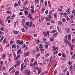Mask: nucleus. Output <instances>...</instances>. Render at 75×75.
I'll list each match as a JSON object with an SVG mask.
<instances>
[{"instance_id":"obj_57","label":"nucleus","mask_w":75,"mask_h":75,"mask_svg":"<svg viewBox=\"0 0 75 75\" xmlns=\"http://www.w3.org/2000/svg\"><path fill=\"white\" fill-rule=\"evenodd\" d=\"M45 48L46 49H47L48 48V45L47 44H46L45 46Z\"/></svg>"},{"instance_id":"obj_30","label":"nucleus","mask_w":75,"mask_h":75,"mask_svg":"<svg viewBox=\"0 0 75 75\" xmlns=\"http://www.w3.org/2000/svg\"><path fill=\"white\" fill-rule=\"evenodd\" d=\"M27 37H28L29 38V39H30V40H32L33 39V37H32L31 36L28 35Z\"/></svg>"},{"instance_id":"obj_13","label":"nucleus","mask_w":75,"mask_h":75,"mask_svg":"<svg viewBox=\"0 0 75 75\" xmlns=\"http://www.w3.org/2000/svg\"><path fill=\"white\" fill-rule=\"evenodd\" d=\"M70 28H69L68 29L67 28H66L65 29V30L66 31V32H67V33H69V30H70Z\"/></svg>"},{"instance_id":"obj_26","label":"nucleus","mask_w":75,"mask_h":75,"mask_svg":"<svg viewBox=\"0 0 75 75\" xmlns=\"http://www.w3.org/2000/svg\"><path fill=\"white\" fill-rule=\"evenodd\" d=\"M23 10H29V9L28 8H27L26 7H25V6H23Z\"/></svg>"},{"instance_id":"obj_16","label":"nucleus","mask_w":75,"mask_h":75,"mask_svg":"<svg viewBox=\"0 0 75 75\" xmlns=\"http://www.w3.org/2000/svg\"><path fill=\"white\" fill-rule=\"evenodd\" d=\"M67 42L68 46H69V47H70V46L71 45L70 41H69V40H67Z\"/></svg>"},{"instance_id":"obj_61","label":"nucleus","mask_w":75,"mask_h":75,"mask_svg":"<svg viewBox=\"0 0 75 75\" xmlns=\"http://www.w3.org/2000/svg\"><path fill=\"white\" fill-rule=\"evenodd\" d=\"M31 74V72L30 71H27V75H30V74Z\"/></svg>"},{"instance_id":"obj_39","label":"nucleus","mask_w":75,"mask_h":75,"mask_svg":"<svg viewBox=\"0 0 75 75\" xmlns=\"http://www.w3.org/2000/svg\"><path fill=\"white\" fill-rule=\"evenodd\" d=\"M58 23H59L58 25H62V22L61 21H59Z\"/></svg>"},{"instance_id":"obj_49","label":"nucleus","mask_w":75,"mask_h":75,"mask_svg":"<svg viewBox=\"0 0 75 75\" xmlns=\"http://www.w3.org/2000/svg\"><path fill=\"white\" fill-rule=\"evenodd\" d=\"M75 53H74V55H73L72 57L71 58V59H75Z\"/></svg>"},{"instance_id":"obj_17","label":"nucleus","mask_w":75,"mask_h":75,"mask_svg":"<svg viewBox=\"0 0 75 75\" xmlns=\"http://www.w3.org/2000/svg\"><path fill=\"white\" fill-rule=\"evenodd\" d=\"M70 49L71 50V51H72L73 50H74V45H71L70 46Z\"/></svg>"},{"instance_id":"obj_59","label":"nucleus","mask_w":75,"mask_h":75,"mask_svg":"<svg viewBox=\"0 0 75 75\" xmlns=\"http://www.w3.org/2000/svg\"><path fill=\"white\" fill-rule=\"evenodd\" d=\"M41 19L42 21H44V17L42 16H41Z\"/></svg>"},{"instance_id":"obj_6","label":"nucleus","mask_w":75,"mask_h":75,"mask_svg":"<svg viewBox=\"0 0 75 75\" xmlns=\"http://www.w3.org/2000/svg\"><path fill=\"white\" fill-rule=\"evenodd\" d=\"M21 51V49H19L17 52V54H20V53H21V54H22V53H23V52Z\"/></svg>"},{"instance_id":"obj_35","label":"nucleus","mask_w":75,"mask_h":75,"mask_svg":"<svg viewBox=\"0 0 75 75\" xmlns=\"http://www.w3.org/2000/svg\"><path fill=\"white\" fill-rule=\"evenodd\" d=\"M39 48H41L42 49L43 48V47H42V44H39Z\"/></svg>"},{"instance_id":"obj_8","label":"nucleus","mask_w":75,"mask_h":75,"mask_svg":"<svg viewBox=\"0 0 75 75\" xmlns=\"http://www.w3.org/2000/svg\"><path fill=\"white\" fill-rule=\"evenodd\" d=\"M45 19H46V20H47V21H51V20L50 19H51L47 17H45Z\"/></svg>"},{"instance_id":"obj_55","label":"nucleus","mask_w":75,"mask_h":75,"mask_svg":"<svg viewBox=\"0 0 75 75\" xmlns=\"http://www.w3.org/2000/svg\"><path fill=\"white\" fill-rule=\"evenodd\" d=\"M62 57L63 58H65L66 57V56H65V54L64 53H62Z\"/></svg>"},{"instance_id":"obj_48","label":"nucleus","mask_w":75,"mask_h":75,"mask_svg":"<svg viewBox=\"0 0 75 75\" xmlns=\"http://www.w3.org/2000/svg\"><path fill=\"white\" fill-rule=\"evenodd\" d=\"M48 18L50 19H51L52 18V16H51V15L49 14L48 16Z\"/></svg>"},{"instance_id":"obj_45","label":"nucleus","mask_w":75,"mask_h":75,"mask_svg":"<svg viewBox=\"0 0 75 75\" xmlns=\"http://www.w3.org/2000/svg\"><path fill=\"white\" fill-rule=\"evenodd\" d=\"M18 74H19V71H17L15 72V75H18Z\"/></svg>"},{"instance_id":"obj_43","label":"nucleus","mask_w":75,"mask_h":75,"mask_svg":"<svg viewBox=\"0 0 75 75\" xmlns=\"http://www.w3.org/2000/svg\"><path fill=\"white\" fill-rule=\"evenodd\" d=\"M32 25H33V21H31L30 22L29 26L30 27H32Z\"/></svg>"},{"instance_id":"obj_41","label":"nucleus","mask_w":75,"mask_h":75,"mask_svg":"<svg viewBox=\"0 0 75 75\" xmlns=\"http://www.w3.org/2000/svg\"><path fill=\"white\" fill-rule=\"evenodd\" d=\"M2 58L3 59H4L6 58V54H4L3 55Z\"/></svg>"},{"instance_id":"obj_31","label":"nucleus","mask_w":75,"mask_h":75,"mask_svg":"<svg viewBox=\"0 0 75 75\" xmlns=\"http://www.w3.org/2000/svg\"><path fill=\"white\" fill-rule=\"evenodd\" d=\"M48 4H49V7L50 8H51V2H50V1H48Z\"/></svg>"},{"instance_id":"obj_11","label":"nucleus","mask_w":75,"mask_h":75,"mask_svg":"<svg viewBox=\"0 0 75 75\" xmlns=\"http://www.w3.org/2000/svg\"><path fill=\"white\" fill-rule=\"evenodd\" d=\"M20 64V60H18L16 63V65L18 66V65H19Z\"/></svg>"},{"instance_id":"obj_44","label":"nucleus","mask_w":75,"mask_h":75,"mask_svg":"<svg viewBox=\"0 0 75 75\" xmlns=\"http://www.w3.org/2000/svg\"><path fill=\"white\" fill-rule=\"evenodd\" d=\"M54 16L55 18H56V19H57V13H55L54 14Z\"/></svg>"},{"instance_id":"obj_64","label":"nucleus","mask_w":75,"mask_h":75,"mask_svg":"<svg viewBox=\"0 0 75 75\" xmlns=\"http://www.w3.org/2000/svg\"><path fill=\"white\" fill-rule=\"evenodd\" d=\"M25 24L26 25H29V22H27L25 23Z\"/></svg>"},{"instance_id":"obj_54","label":"nucleus","mask_w":75,"mask_h":75,"mask_svg":"<svg viewBox=\"0 0 75 75\" xmlns=\"http://www.w3.org/2000/svg\"><path fill=\"white\" fill-rule=\"evenodd\" d=\"M18 6L20 5V4L21 3V1L19 0L18 1Z\"/></svg>"},{"instance_id":"obj_53","label":"nucleus","mask_w":75,"mask_h":75,"mask_svg":"<svg viewBox=\"0 0 75 75\" xmlns=\"http://www.w3.org/2000/svg\"><path fill=\"white\" fill-rule=\"evenodd\" d=\"M6 13L8 14H11V12L10 11H7Z\"/></svg>"},{"instance_id":"obj_5","label":"nucleus","mask_w":75,"mask_h":75,"mask_svg":"<svg viewBox=\"0 0 75 75\" xmlns=\"http://www.w3.org/2000/svg\"><path fill=\"white\" fill-rule=\"evenodd\" d=\"M28 17H29L30 19H31L32 20H34L33 18H32V16L31 14L30 13L29 15L28 16Z\"/></svg>"},{"instance_id":"obj_14","label":"nucleus","mask_w":75,"mask_h":75,"mask_svg":"<svg viewBox=\"0 0 75 75\" xmlns=\"http://www.w3.org/2000/svg\"><path fill=\"white\" fill-rule=\"evenodd\" d=\"M21 36H22V34L19 33L17 35V37L18 38H20L21 37Z\"/></svg>"},{"instance_id":"obj_4","label":"nucleus","mask_w":75,"mask_h":75,"mask_svg":"<svg viewBox=\"0 0 75 75\" xmlns=\"http://www.w3.org/2000/svg\"><path fill=\"white\" fill-rule=\"evenodd\" d=\"M58 32H57L53 34L52 35L53 38H55V37H56L57 35H58Z\"/></svg>"},{"instance_id":"obj_36","label":"nucleus","mask_w":75,"mask_h":75,"mask_svg":"<svg viewBox=\"0 0 75 75\" xmlns=\"http://www.w3.org/2000/svg\"><path fill=\"white\" fill-rule=\"evenodd\" d=\"M26 47H27V45L25 44H24L22 46V48H26Z\"/></svg>"},{"instance_id":"obj_19","label":"nucleus","mask_w":75,"mask_h":75,"mask_svg":"<svg viewBox=\"0 0 75 75\" xmlns=\"http://www.w3.org/2000/svg\"><path fill=\"white\" fill-rule=\"evenodd\" d=\"M22 25H24V23H25V19H22Z\"/></svg>"},{"instance_id":"obj_15","label":"nucleus","mask_w":75,"mask_h":75,"mask_svg":"<svg viewBox=\"0 0 75 75\" xmlns=\"http://www.w3.org/2000/svg\"><path fill=\"white\" fill-rule=\"evenodd\" d=\"M24 12L25 13V16H28V12H27V11L25 10L24 11Z\"/></svg>"},{"instance_id":"obj_56","label":"nucleus","mask_w":75,"mask_h":75,"mask_svg":"<svg viewBox=\"0 0 75 75\" xmlns=\"http://www.w3.org/2000/svg\"><path fill=\"white\" fill-rule=\"evenodd\" d=\"M45 14H48V10H46L45 11Z\"/></svg>"},{"instance_id":"obj_10","label":"nucleus","mask_w":75,"mask_h":75,"mask_svg":"<svg viewBox=\"0 0 75 75\" xmlns=\"http://www.w3.org/2000/svg\"><path fill=\"white\" fill-rule=\"evenodd\" d=\"M14 7L16 8L17 7H18V3L15 2L14 4Z\"/></svg>"},{"instance_id":"obj_20","label":"nucleus","mask_w":75,"mask_h":75,"mask_svg":"<svg viewBox=\"0 0 75 75\" xmlns=\"http://www.w3.org/2000/svg\"><path fill=\"white\" fill-rule=\"evenodd\" d=\"M15 17V15L14 14H13L12 16L11 17V20H13L14 18Z\"/></svg>"},{"instance_id":"obj_3","label":"nucleus","mask_w":75,"mask_h":75,"mask_svg":"<svg viewBox=\"0 0 75 75\" xmlns=\"http://www.w3.org/2000/svg\"><path fill=\"white\" fill-rule=\"evenodd\" d=\"M24 63H23L21 65V69L22 71H23L24 70V67H23V66H24Z\"/></svg>"},{"instance_id":"obj_60","label":"nucleus","mask_w":75,"mask_h":75,"mask_svg":"<svg viewBox=\"0 0 75 75\" xmlns=\"http://www.w3.org/2000/svg\"><path fill=\"white\" fill-rule=\"evenodd\" d=\"M66 18H67V20L69 21L71 20V19L69 18V17H68V16H66Z\"/></svg>"},{"instance_id":"obj_51","label":"nucleus","mask_w":75,"mask_h":75,"mask_svg":"<svg viewBox=\"0 0 75 75\" xmlns=\"http://www.w3.org/2000/svg\"><path fill=\"white\" fill-rule=\"evenodd\" d=\"M13 32L15 34H18V32H17L16 30H13Z\"/></svg>"},{"instance_id":"obj_38","label":"nucleus","mask_w":75,"mask_h":75,"mask_svg":"<svg viewBox=\"0 0 75 75\" xmlns=\"http://www.w3.org/2000/svg\"><path fill=\"white\" fill-rule=\"evenodd\" d=\"M36 48L37 51L38 52L39 51H40V49H39V48H38V46H36Z\"/></svg>"},{"instance_id":"obj_40","label":"nucleus","mask_w":75,"mask_h":75,"mask_svg":"<svg viewBox=\"0 0 75 75\" xmlns=\"http://www.w3.org/2000/svg\"><path fill=\"white\" fill-rule=\"evenodd\" d=\"M70 10H71V8H69L67 10L66 12L67 13H68V12H69L70 11Z\"/></svg>"},{"instance_id":"obj_1","label":"nucleus","mask_w":75,"mask_h":75,"mask_svg":"<svg viewBox=\"0 0 75 75\" xmlns=\"http://www.w3.org/2000/svg\"><path fill=\"white\" fill-rule=\"evenodd\" d=\"M16 43L17 44L22 45L23 44V40H17L16 41Z\"/></svg>"},{"instance_id":"obj_29","label":"nucleus","mask_w":75,"mask_h":75,"mask_svg":"<svg viewBox=\"0 0 75 75\" xmlns=\"http://www.w3.org/2000/svg\"><path fill=\"white\" fill-rule=\"evenodd\" d=\"M35 69L36 70H38V71H41L42 70L41 69V68H40L37 67V68H35Z\"/></svg>"},{"instance_id":"obj_21","label":"nucleus","mask_w":75,"mask_h":75,"mask_svg":"<svg viewBox=\"0 0 75 75\" xmlns=\"http://www.w3.org/2000/svg\"><path fill=\"white\" fill-rule=\"evenodd\" d=\"M56 56H54L52 59V61H53L54 62H55V61H56Z\"/></svg>"},{"instance_id":"obj_34","label":"nucleus","mask_w":75,"mask_h":75,"mask_svg":"<svg viewBox=\"0 0 75 75\" xmlns=\"http://www.w3.org/2000/svg\"><path fill=\"white\" fill-rule=\"evenodd\" d=\"M67 58H66L65 59H62V58H60V60H61L62 61H66V60H67Z\"/></svg>"},{"instance_id":"obj_32","label":"nucleus","mask_w":75,"mask_h":75,"mask_svg":"<svg viewBox=\"0 0 75 75\" xmlns=\"http://www.w3.org/2000/svg\"><path fill=\"white\" fill-rule=\"evenodd\" d=\"M35 1L36 4H38L40 2V0H35Z\"/></svg>"},{"instance_id":"obj_27","label":"nucleus","mask_w":75,"mask_h":75,"mask_svg":"<svg viewBox=\"0 0 75 75\" xmlns=\"http://www.w3.org/2000/svg\"><path fill=\"white\" fill-rule=\"evenodd\" d=\"M4 39V36H2L1 37V38L0 39V42H2L3 41V40Z\"/></svg>"},{"instance_id":"obj_47","label":"nucleus","mask_w":75,"mask_h":75,"mask_svg":"<svg viewBox=\"0 0 75 75\" xmlns=\"http://www.w3.org/2000/svg\"><path fill=\"white\" fill-rule=\"evenodd\" d=\"M21 30L22 32H23V33H25V29H24V28H22Z\"/></svg>"},{"instance_id":"obj_7","label":"nucleus","mask_w":75,"mask_h":75,"mask_svg":"<svg viewBox=\"0 0 75 75\" xmlns=\"http://www.w3.org/2000/svg\"><path fill=\"white\" fill-rule=\"evenodd\" d=\"M6 42H7V39H6V38H5L3 41V44H6Z\"/></svg>"},{"instance_id":"obj_58","label":"nucleus","mask_w":75,"mask_h":75,"mask_svg":"<svg viewBox=\"0 0 75 75\" xmlns=\"http://www.w3.org/2000/svg\"><path fill=\"white\" fill-rule=\"evenodd\" d=\"M45 7H47V2L46 1H45Z\"/></svg>"},{"instance_id":"obj_22","label":"nucleus","mask_w":75,"mask_h":75,"mask_svg":"<svg viewBox=\"0 0 75 75\" xmlns=\"http://www.w3.org/2000/svg\"><path fill=\"white\" fill-rule=\"evenodd\" d=\"M62 21L63 23H65L66 22V20L65 19V18H63L62 19Z\"/></svg>"},{"instance_id":"obj_25","label":"nucleus","mask_w":75,"mask_h":75,"mask_svg":"<svg viewBox=\"0 0 75 75\" xmlns=\"http://www.w3.org/2000/svg\"><path fill=\"white\" fill-rule=\"evenodd\" d=\"M43 34L44 35V36L45 37H47V32H44Z\"/></svg>"},{"instance_id":"obj_9","label":"nucleus","mask_w":75,"mask_h":75,"mask_svg":"<svg viewBox=\"0 0 75 75\" xmlns=\"http://www.w3.org/2000/svg\"><path fill=\"white\" fill-rule=\"evenodd\" d=\"M40 55H41V54H40V53H39L38 54L36 55V56L35 57L36 58V59H38V57H40Z\"/></svg>"},{"instance_id":"obj_24","label":"nucleus","mask_w":75,"mask_h":75,"mask_svg":"<svg viewBox=\"0 0 75 75\" xmlns=\"http://www.w3.org/2000/svg\"><path fill=\"white\" fill-rule=\"evenodd\" d=\"M12 48H16V45L13 44L12 45Z\"/></svg>"},{"instance_id":"obj_42","label":"nucleus","mask_w":75,"mask_h":75,"mask_svg":"<svg viewBox=\"0 0 75 75\" xmlns=\"http://www.w3.org/2000/svg\"><path fill=\"white\" fill-rule=\"evenodd\" d=\"M42 40L43 42H45V41H47V38H44Z\"/></svg>"},{"instance_id":"obj_23","label":"nucleus","mask_w":75,"mask_h":75,"mask_svg":"<svg viewBox=\"0 0 75 75\" xmlns=\"http://www.w3.org/2000/svg\"><path fill=\"white\" fill-rule=\"evenodd\" d=\"M71 39V35H69L68 36V40H70Z\"/></svg>"},{"instance_id":"obj_18","label":"nucleus","mask_w":75,"mask_h":75,"mask_svg":"<svg viewBox=\"0 0 75 75\" xmlns=\"http://www.w3.org/2000/svg\"><path fill=\"white\" fill-rule=\"evenodd\" d=\"M37 64V61L35 60L34 62L33 63V67H35V65Z\"/></svg>"},{"instance_id":"obj_46","label":"nucleus","mask_w":75,"mask_h":75,"mask_svg":"<svg viewBox=\"0 0 75 75\" xmlns=\"http://www.w3.org/2000/svg\"><path fill=\"white\" fill-rule=\"evenodd\" d=\"M23 73L25 75H27V70H25L23 72Z\"/></svg>"},{"instance_id":"obj_37","label":"nucleus","mask_w":75,"mask_h":75,"mask_svg":"<svg viewBox=\"0 0 75 75\" xmlns=\"http://www.w3.org/2000/svg\"><path fill=\"white\" fill-rule=\"evenodd\" d=\"M27 4H28V1L26 0L25 1L23 5H24V6H25V5H27Z\"/></svg>"},{"instance_id":"obj_12","label":"nucleus","mask_w":75,"mask_h":75,"mask_svg":"<svg viewBox=\"0 0 75 75\" xmlns=\"http://www.w3.org/2000/svg\"><path fill=\"white\" fill-rule=\"evenodd\" d=\"M29 53H30L29 52H28L26 53H24V55L25 56H28V55H29Z\"/></svg>"},{"instance_id":"obj_52","label":"nucleus","mask_w":75,"mask_h":75,"mask_svg":"<svg viewBox=\"0 0 75 75\" xmlns=\"http://www.w3.org/2000/svg\"><path fill=\"white\" fill-rule=\"evenodd\" d=\"M23 27H24L25 28H26V30H27V28H28V25H23ZM26 28H27V29H26Z\"/></svg>"},{"instance_id":"obj_62","label":"nucleus","mask_w":75,"mask_h":75,"mask_svg":"<svg viewBox=\"0 0 75 75\" xmlns=\"http://www.w3.org/2000/svg\"><path fill=\"white\" fill-rule=\"evenodd\" d=\"M50 41H54V38L51 37L50 38Z\"/></svg>"},{"instance_id":"obj_50","label":"nucleus","mask_w":75,"mask_h":75,"mask_svg":"<svg viewBox=\"0 0 75 75\" xmlns=\"http://www.w3.org/2000/svg\"><path fill=\"white\" fill-rule=\"evenodd\" d=\"M31 12L32 13H34V8L31 9Z\"/></svg>"},{"instance_id":"obj_2","label":"nucleus","mask_w":75,"mask_h":75,"mask_svg":"<svg viewBox=\"0 0 75 75\" xmlns=\"http://www.w3.org/2000/svg\"><path fill=\"white\" fill-rule=\"evenodd\" d=\"M67 39H68V35H66L64 38V41L66 44V45H68V43H67Z\"/></svg>"},{"instance_id":"obj_63","label":"nucleus","mask_w":75,"mask_h":75,"mask_svg":"<svg viewBox=\"0 0 75 75\" xmlns=\"http://www.w3.org/2000/svg\"><path fill=\"white\" fill-rule=\"evenodd\" d=\"M72 42L74 44H75V39H73L72 40Z\"/></svg>"},{"instance_id":"obj_28","label":"nucleus","mask_w":75,"mask_h":75,"mask_svg":"<svg viewBox=\"0 0 75 75\" xmlns=\"http://www.w3.org/2000/svg\"><path fill=\"white\" fill-rule=\"evenodd\" d=\"M15 71H16V70L14 69L11 72V74H13L14 72H15Z\"/></svg>"},{"instance_id":"obj_33","label":"nucleus","mask_w":75,"mask_h":75,"mask_svg":"<svg viewBox=\"0 0 75 75\" xmlns=\"http://www.w3.org/2000/svg\"><path fill=\"white\" fill-rule=\"evenodd\" d=\"M53 50H52L53 51H56V49H55V46H53L52 47Z\"/></svg>"}]
</instances>
